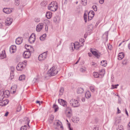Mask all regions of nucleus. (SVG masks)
Segmentation results:
<instances>
[{"mask_svg": "<svg viewBox=\"0 0 130 130\" xmlns=\"http://www.w3.org/2000/svg\"><path fill=\"white\" fill-rule=\"evenodd\" d=\"M100 75V74H98V73L97 72L94 73V76L95 78H98L99 77V75Z\"/></svg>", "mask_w": 130, "mask_h": 130, "instance_id": "obj_39", "label": "nucleus"}, {"mask_svg": "<svg viewBox=\"0 0 130 130\" xmlns=\"http://www.w3.org/2000/svg\"><path fill=\"white\" fill-rule=\"evenodd\" d=\"M90 89L92 91V92H93L95 90L93 86H90Z\"/></svg>", "mask_w": 130, "mask_h": 130, "instance_id": "obj_45", "label": "nucleus"}, {"mask_svg": "<svg viewBox=\"0 0 130 130\" xmlns=\"http://www.w3.org/2000/svg\"><path fill=\"white\" fill-rule=\"evenodd\" d=\"M75 46H78V45H79V43L78 42H75L74 43Z\"/></svg>", "mask_w": 130, "mask_h": 130, "instance_id": "obj_54", "label": "nucleus"}, {"mask_svg": "<svg viewBox=\"0 0 130 130\" xmlns=\"http://www.w3.org/2000/svg\"><path fill=\"white\" fill-rule=\"evenodd\" d=\"M40 18H35L34 19V21L37 22H39L40 21Z\"/></svg>", "mask_w": 130, "mask_h": 130, "instance_id": "obj_43", "label": "nucleus"}, {"mask_svg": "<svg viewBox=\"0 0 130 130\" xmlns=\"http://www.w3.org/2000/svg\"><path fill=\"white\" fill-rule=\"evenodd\" d=\"M92 65L94 66V67H96V66H97V64L96 63H95L94 62H92Z\"/></svg>", "mask_w": 130, "mask_h": 130, "instance_id": "obj_58", "label": "nucleus"}, {"mask_svg": "<svg viewBox=\"0 0 130 130\" xmlns=\"http://www.w3.org/2000/svg\"><path fill=\"white\" fill-rule=\"evenodd\" d=\"M105 74V70L104 69L101 70L100 71V75L103 76Z\"/></svg>", "mask_w": 130, "mask_h": 130, "instance_id": "obj_38", "label": "nucleus"}, {"mask_svg": "<svg viewBox=\"0 0 130 130\" xmlns=\"http://www.w3.org/2000/svg\"><path fill=\"white\" fill-rule=\"evenodd\" d=\"M84 18H87V15L85 13L84 14Z\"/></svg>", "mask_w": 130, "mask_h": 130, "instance_id": "obj_63", "label": "nucleus"}, {"mask_svg": "<svg viewBox=\"0 0 130 130\" xmlns=\"http://www.w3.org/2000/svg\"><path fill=\"white\" fill-rule=\"evenodd\" d=\"M12 22V19L10 17L7 18L6 20L5 24L6 25H10Z\"/></svg>", "mask_w": 130, "mask_h": 130, "instance_id": "obj_14", "label": "nucleus"}, {"mask_svg": "<svg viewBox=\"0 0 130 130\" xmlns=\"http://www.w3.org/2000/svg\"><path fill=\"white\" fill-rule=\"evenodd\" d=\"M35 35L34 34L32 33L29 39V41L30 43H34L35 39Z\"/></svg>", "mask_w": 130, "mask_h": 130, "instance_id": "obj_9", "label": "nucleus"}, {"mask_svg": "<svg viewBox=\"0 0 130 130\" xmlns=\"http://www.w3.org/2000/svg\"><path fill=\"white\" fill-rule=\"evenodd\" d=\"M43 24L42 23L39 24L37 26L36 28V30L37 31H40L43 28Z\"/></svg>", "mask_w": 130, "mask_h": 130, "instance_id": "obj_12", "label": "nucleus"}, {"mask_svg": "<svg viewBox=\"0 0 130 130\" xmlns=\"http://www.w3.org/2000/svg\"><path fill=\"white\" fill-rule=\"evenodd\" d=\"M75 46V49L76 50H78L80 48V45H78V46Z\"/></svg>", "mask_w": 130, "mask_h": 130, "instance_id": "obj_55", "label": "nucleus"}, {"mask_svg": "<svg viewBox=\"0 0 130 130\" xmlns=\"http://www.w3.org/2000/svg\"><path fill=\"white\" fill-rule=\"evenodd\" d=\"M52 15V13L51 12H47L46 13V16L47 18L48 19L50 18Z\"/></svg>", "mask_w": 130, "mask_h": 130, "instance_id": "obj_24", "label": "nucleus"}, {"mask_svg": "<svg viewBox=\"0 0 130 130\" xmlns=\"http://www.w3.org/2000/svg\"><path fill=\"white\" fill-rule=\"evenodd\" d=\"M62 124V123L60 121H59L57 122V125L58 127L60 126Z\"/></svg>", "mask_w": 130, "mask_h": 130, "instance_id": "obj_47", "label": "nucleus"}, {"mask_svg": "<svg viewBox=\"0 0 130 130\" xmlns=\"http://www.w3.org/2000/svg\"><path fill=\"white\" fill-rule=\"evenodd\" d=\"M30 51H25L23 54V57L25 58H29L30 56L31 53Z\"/></svg>", "mask_w": 130, "mask_h": 130, "instance_id": "obj_11", "label": "nucleus"}, {"mask_svg": "<svg viewBox=\"0 0 130 130\" xmlns=\"http://www.w3.org/2000/svg\"><path fill=\"white\" fill-rule=\"evenodd\" d=\"M66 110V111H69V110H72L71 108L69 107H67Z\"/></svg>", "mask_w": 130, "mask_h": 130, "instance_id": "obj_49", "label": "nucleus"}, {"mask_svg": "<svg viewBox=\"0 0 130 130\" xmlns=\"http://www.w3.org/2000/svg\"><path fill=\"white\" fill-rule=\"evenodd\" d=\"M124 55L123 53H120L118 54V59L119 60H121L124 57Z\"/></svg>", "mask_w": 130, "mask_h": 130, "instance_id": "obj_21", "label": "nucleus"}, {"mask_svg": "<svg viewBox=\"0 0 130 130\" xmlns=\"http://www.w3.org/2000/svg\"><path fill=\"white\" fill-rule=\"evenodd\" d=\"M71 105L74 107H77L79 106V104L78 101L75 99H72L70 102Z\"/></svg>", "mask_w": 130, "mask_h": 130, "instance_id": "obj_3", "label": "nucleus"}, {"mask_svg": "<svg viewBox=\"0 0 130 130\" xmlns=\"http://www.w3.org/2000/svg\"><path fill=\"white\" fill-rule=\"evenodd\" d=\"M16 46L15 45H12L10 47L9 50L11 53H13L16 50Z\"/></svg>", "mask_w": 130, "mask_h": 130, "instance_id": "obj_16", "label": "nucleus"}, {"mask_svg": "<svg viewBox=\"0 0 130 130\" xmlns=\"http://www.w3.org/2000/svg\"><path fill=\"white\" fill-rule=\"evenodd\" d=\"M88 56L89 57H91L92 56V54L91 53H88Z\"/></svg>", "mask_w": 130, "mask_h": 130, "instance_id": "obj_62", "label": "nucleus"}, {"mask_svg": "<svg viewBox=\"0 0 130 130\" xmlns=\"http://www.w3.org/2000/svg\"><path fill=\"white\" fill-rule=\"evenodd\" d=\"M104 0H99V3L101 4H102L104 3Z\"/></svg>", "mask_w": 130, "mask_h": 130, "instance_id": "obj_56", "label": "nucleus"}, {"mask_svg": "<svg viewBox=\"0 0 130 130\" xmlns=\"http://www.w3.org/2000/svg\"><path fill=\"white\" fill-rule=\"evenodd\" d=\"M11 72L10 75H11L12 73H13L14 71V68L13 67H11Z\"/></svg>", "mask_w": 130, "mask_h": 130, "instance_id": "obj_52", "label": "nucleus"}, {"mask_svg": "<svg viewBox=\"0 0 130 130\" xmlns=\"http://www.w3.org/2000/svg\"><path fill=\"white\" fill-rule=\"evenodd\" d=\"M80 71L82 72H84L85 71V68H81L80 69Z\"/></svg>", "mask_w": 130, "mask_h": 130, "instance_id": "obj_46", "label": "nucleus"}, {"mask_svg": "<svg viewBox=\"0 0 130 130\" xmlns=\"http://www.w3.org/2000/svg\"><path fill=\"white\" fill-rule=\"evenodd\" d=\"M64 90V89L63 87H61L60 88L59 90V93L58 95L59 97H60L63 94Z\"/></svg>", "mask_w": 130, "mask_h": 130, "instance_id": "obj_23", "label": "nucleus"}, {"mask_svg": "<svg viewBox=\"0 0 130 130\" xmlns=\"http://www.w3.org/2000/svg\"><path fill=\"white\" fill-rule=\"evenodd\" d=\"M6 55L5 51L1 52L0 55V59H2L6 57Z\"/></svg>", "mask_w": 130, "mask_h": 130, "instance_id": "obj_20", "label": "nucleus"}, {"mask_svg": "<svg viewBox=\"0 0 130 130\" xmlns=\"http://www.w3.org/2000/svg\"><path fill=\"white\" fill-rule=\"evenodd\" d=\"M123 127L122 125H120V126H119V127L118 129H117V130H123Z\"/></svg>", "mask_w": 130, "mask_h": 130, "instance_id": "obj_44", "label": "nucleus"}, {"mask_svg": "<svg viewBox=\"0 0 130 130\" xmlns=\"http://www.w3.org/2000/svg\"><path fill=\"white\" fill-rule=\"evenodd\" d=\"M67 113V116L68 117H70L72 116V110H69V111H67L66 112Z\"/></svg>", "mask_w": 130, "mask_h": 130, "instance_id": "obj_29", "label": "nucleus"}, {"mask_svg": "<svg viewBox=\"0 0 130 130\" xmlns=\"http://www.w3.org/2000/svg\"><path fill=\"white\" fill-rule=\"evenodd\" d=\"M91 96V94L90 92L88 91L86 92L85 93V96L86 98H90Z\"/></svg>", "mask_w": 130, "mask_h": 130, "instance_id": "obj_30", "label": "nucleus"}, {"mask_svg": "<svg viewBox=\"0 0 130 130\" xmlns=\"http://www.w3.org/2000/svg\"><path fill=\"white\" fill-rule=\"evenodd\" d=\"M55 2H52L49 5L48 7V9L52 11H56L58 8V4Z\"/></svg>", "mask_w": 130, "mask_h": 130, "instance_id": "obj_2", "label": "nucleus"}, {"mask_svg": "<svg viewBox=\"0 0 130 130\" xmlns=\"http://www.w3.org/2000/svg\"><path fill=\"white\" fill-rule=\"evenodd\" d=\"M99 128L98 127L96 126L94 128H93V130H99Z\"/></svg>", "mask_w": 130, "mask_h": 130, "instance_id": "obj_60", "label": "nucleus"}, {"mask_svg": "<svg viewBox=\"0 0 130 130\" xmlns=\"http://www.w3.org/2000/svg\"><path fill=\"white\" fill-rule=\"evenodd\" d=\"M68 128L69 129V130H73V129L71 128L70 127V123H68Z\"/></svg>", "mask_w": 130, "mask_h": 130, "instance_id": "obj_50", "label": "nucleus"}, {"mask_svg": "<svg viewBox=\"0 0 130 130\" xmlns=\"http://www.w3.org/2000/svg\"><path fill=\"white\" fill-rule=\"evenodd\" d=\"M10 92L9 91L6 90L4 92H0V97L3 98H8L9 96Z\"/></svg>", "mask_w": 130, "mask_h": 130, "instance_id": "obj_4", "label": "nucleus"}, {"mask_svg": "<svg viewBox=\"0 0 130 130\" xmlns=\"http://www.w3.org/2000/svg\"><path fill=\"white\" fill-rule=\"evenodd\" d=\"M57 67L56 66H53L47 72V74H49V76H52L56 75L58 72L57 69Z\"/></svg>", "mask_w": 130, "mask_h": 130, "instance_id": "obj_1", "label": "nucleus"}, {"mask_svg": "<svg viewBox=\"0 0 130 130\" xmlns=\"http://www.w3.org/2000/svg\"><path fill=\"white\" fill-rule=\"evenodd\" d=\"M8 113H9V112H8L7 111L5 113V115H4V116H8Z\"/></svg>", "mask_w": 130, "mask_h": 130, "instance_id": "obj_61", "label": "nucleus"}, {"mask_svg": "<svg viewBox=\"0 0 130 130\" xmlns=\"http://www.w3.org/2000/svg\"><path fill=\"white\" fill-rule=\"evenodd\" d=\"M93 25L91 24L88 27V30L89 31V32H91L92 30L93 27Z\"/></svg>", "mask_w": 130, "mask_h": 130, "instance_id": "obj_28", "label": "nucleus"}, {"mask_svg": "<svg viewBox=\"0 0 130 130\" xmlns=\"http://www.w3.org/2000/svg\"><path fill=\"white\" fill-rule=\"evenodd\" d=\"M46 36V34H44L42 36H41L40 38V40L41 41L44 40L45 39V37Z\"/></svg>", "mask_w": 130, "mask_h": 130, "instance_id": "obj_35", "label": "nucleus"}, {"mask_svg": "<svg viewBox=\"0 0 130 130\" xmlns=\"http://www.w3.org/2000/svg\"><path fill=\"white\" fill-rule=\"evenodd\" d=\"M23 41L22 38L18 37L16 39V43L17 44H20Z\"/></svg>", "mask_w": 130, "mask_h": 130, "instance_id": "obj_19", "label": "nucleus"}, {"mask_svg": "<svg viewBox=\"0 0 130 130\" xmlns=\"http://www.w3.org/2000/svg\"><path fill=\"white\" fill-rule=\"evenodd\" d=\"M38 78H34L33 80V82L34 83H36L38 80Z\"/></svg>", "mask_w": 130, "mask_h": 130, "instance_id": "obj_48", "label": "nucleus"}, {"mask_svg": "<svg viewBox=\"0 0 130 130\" xmlns=\"http://www.w3.org/2000/svg\"><path fill=\"white\" fill-rule=\"evenodd\" d=\"M75 45L74 43H71L70 46V49L71 51H73L75 49Z\"/></svg>", "mask_w": 130, "mask_h": 130, "instance_id": "obj_22", "label": "nucleus"}, {"mask_svg": "<svg viewBox=\"0 0 130 130\" xmlns=\"http://www.w3.org/2000/svg\"><path fill=\"white\" fill-rule=\"evenodd\" d=\"M24 121L26 123H27L28 125L29 126V123L30 120L29 119V118L28 117H26L24 119Z\"/></svg>", "mask_w": 130, "mask_h": 130, "instance_id": "obj_31", "label": "nucleus"}, {"mask_svg": "<svg viewBox=\"0 0 130 130\" xmlns=\"http://www.w3.org/2000/svg\"><path fill=\"white\" fill-rule=\"evenodd\" d=\"M111 89H113L115 88H117V87L115 86V85H112L111 86Z\"/></svg>", "mask_w": 130, "mask_h": 130, "instance_id": "obj_57", "label": "nucleus"}, {"mask_svg": "<svg viewBox=\"0 0 130 130\" xmlns=\"http://www.w3.org/2000/svg\"><path fill=\"white\" fill-rule=\"evenodd\" d=\"M127 62V60H125L123 61L122 64L123 65H125L126 64Z\"/></svg>", "mask_w": 130, "mask_h": 130, "instance_id": "obj_53", "label": "nucleus"}, {"mask_svg": "<svg viewBox=\"0 0 130 130\" xmlns=\"http://www.w3.org/2000/svg\"><path fill=\"white\" fill-rule=\"evenodd\" d=\"M84 91L83 88H80L77 89V92L78 94H81Z\"/></svg>", "mask_w": 130, "mask_h": 130, "instance_id": "obj_26", "label": "nucleus"}, {"mask_svg": "<svg viewBox=\"0 0 130 130\" xmlns=\"http://www.w3.org/2000/svg\"><path fill=\"white\" fill-rule=\"evenodd\" d=\"M101 65L105 67L107 64V61L106 60H103L101 61Z\"/></svg>", "mask_w": 130, "mask_h": 130, "instance_id": "obj_32", "label": "nucleus"}, {"mask_svg": "<svg viewBox=\"0 0 130 130\" xmlns=\"http://www.w3.org/2000/svg\"><path fill=\"white\" fill-rule=\"evenodd\" d=\"M9 102V101L8 100H5L0 102V105L2 106H5Z\"/></svg>", "mask_w": 130, "mask_h": 130, "instance_id": "obj_17", "label": "nucleus"}, {"mask_svg": "<svg viewBox=\"0 0 130 130\" xmlns=\"http://www.w3.org/2000/svg\"><path fill=\"white\" fill-rule=\"evenodd\" d=\"M25 64H24L23 62H20L18 64L16 67V69L18 71H22L25 67Z\"/></svg>", "mask_w": 130, "mask_h": 130, "instance_id": "obj_6", "label": "nucleus"}, {"mask_svg": "<svg viewBox=\"0 0 130 130\" xmlns=\"http://www.w3.org/2000/svg\"><path fill=\"white\" fill-rule=\"evenodd\" d=\"M25 78V76L24 75H21L19 78V80L20 81L24 80Z\"/></svg>", "mask_w": 130, "mask_h": 130, "instance_id": "obj_34", "label": "nucleus"}, {"mask_svg": "<svg viewBox=\"0 0 130 130\" xmlns=\"http://www.w3.org/2000/svg\"><path fill=\"white\" fill-rule=\"evenodd\" d=\"M60 128L61 129V130H63V126L61 125L60 126Z\"/></svg>", "mask_w": 130, "mask_h": 130, "instance_id": "obj_64", "label": "nucleus"}, {"mask_svg": "<svg viewBox=\"0 0 130 130\" xmlns=\"http://www.w3.org/2000/svg\"><path fill=\"white\" fill-rule=\"evenodd\" d=\"M14 88H16V85H14L13 86H12L11 87V92H12L13 94L16 91L15 90H13L12 91V90H13L14 89Z\"/></svg>", "mask_w": 130, "mask_h": 130, "instance_id": "obj_37", "label": "nucleus"}, {"mask_svg": "<svg viewBox=\"0 0 130 130\" xmlns=\"http://www.w3.org/2000/svg\"><path fill=\"white\" fill-rule=\"evenodd\" d=\"M94 15V13L93 11H90L88 14V20H91L93 17Z\"/></svg>", "mask_w": 130, "mask_h": 130, "instance_id": "obj_10", "label": "nucleus"}, {"mask_svg": "<svg viewBox=\"0 0 130 130\" xmlns=\"http://www.w3.org/2000/svg\"><path fill=\"white\" fill-rule=\"evenodd\" d=\"M15 4L17 6H18L20 4V1L19 0H15Z\"/></svg>", "mask_w": 130, "mask_h": 130, "instance_id": "obj_41", "label": "nucleus"}, {"mask_svg": "<svg viewBox=\"0 0 130 130\" xmlns=\"http://www.w3.org/2000/svg\"><path fill=\"white\" fill-rule=\"evenodd\" d=\"M90 50L92 53L98 58H99L102 55L101 53L94 51L92 48H90Z\"/></svg>", "mask_w": 130, "mask_h": 130, "instance_id": "obj_7", "label": "nucleus"}, {"mask_svg": "<svg viewBox=\"0 0 130 130\" xmlns=\"http://www.w3.org/2000/svg\"><path fill=\"white\" fill-rule=\"evenodd\" d=\"M58 102L60 104L64 107H67V102L66 101L61 99L58 100Z\"/></svg>", "mask_w": 130, "mask_h": 130, "instance_id": "obj_8", "label": "nucleus"}, {"mask_svg": "<svg viewBox=\"0 0 130 130\" xmlns=\"http://www.w3.org/2000/svg\"><path fill=\"white\" fill-rule=\"evenodd\" d=\"M108 46L109 49L111 50L112 48L111 45H110V44H109L108 45Z\"/></svg>", "mask_w": 130, "mask_h": 130, "instance_id": "obj_51", "label": "nucleus"}, {"mask_svg": "<svg viewBox=\"0 0 130 130\" xmlns=\"http://www.w3.org/2000/svg\"><path fill=\"white\" fill-rule=\"evenodd\" d=\"M81 3L84 6H85L87 4V0H82L81 1Z\"/></svg>", "mask_w": 130, "mask_h": 130, "instance_id": "obj_36", "label": "nucleus"}, {"mask_svg": "<svg viewBox=\"0 0 130 130\" xmlns=\"http://www.w3.org/2000/svg\"><path fill=\"white\" fill-rule=\"evenodd\" d=\"M43 24L42 23L39 24L37 26L36 28V30L37 31H40L43 28Z\"/></svg>", "mask_w": 130, "mask_h": 130, "instance_id": "obj_13", "label": "nucleus"}, {"mask_svg": "<svg viewBox=\"0 0 130 130\" xmlns=\"http://www.w3.org/2000/svg\"><path fill=\"white\" fill-rule=\"evenodd\" d=\"M53 20L55 23H57L59 22L60 20V18L59 17L56 15L54 17Z\"/></svg>", "mask_w": 130, "mask_h": 130, "instance_id": "obj_15", "label": "nucleus"}, {"mask_svg": "<svg viewBox=\"0 0 130 130\" xmlns=\"http://www.w3.org/2000/svg\"><path fill=\"white\" fill-rule=\"evenodd\" d=\"M54 119V116L53 115H51L49 118V122L51 123H52Z\"/></svg>", "mask_w": 130, "mask_h": 130, "instance_id": "obj_33", "label": "nucleus"}, {"mask_svg": "<svg viewBox=\"0 0 130 130\" xmlns=\"http://www.w3.org/2000/svg\"><path fill=\"white\" fill-rule=\"evenodd\" d=\"M25 47L28 50V51H30V50L29 48H30V50H32L33 49V47H32L28 45L27 44L25 45Z\"/></svg>", "mask_w": 130, "mask_h": 130, "instance_id": "obj_27", "label": "nucleus"}, {"mask_svg": "<svg viewBox=\"0 0 130 130\" xmlns=\"http://www.w3.org/2000/svg\"><path fill=\"white\" fill-rule=\"evenodd\" d=\"M92 8L95 11H96L97 10V6L95 5H93L92 7Z\"/></svg>", "mask_w": 130, "mask_h": 130, "instance_id": "obj_42", "label": "nucleus"}, {"mask_svg": "<svg viewBox=\"0 0 130 130\" xmlns=\"http://www.w3.org/2000/svg\"><path fill=\"white\" fill-rule=\"evenodd\" d=\"M71 1H72V0H65L64 3L67 4L68 1H69V2H71Z\"/></svg>", "mask_w": 130, "mask_h": 130, "instance_id": "obj_59", "label": "nucleus"}, {"mask_svg": "<svg viewBox=\"0 0 130 130\" xmlns=\"http://www.w3.org/2000/svg\"><path fill=\"white\" fill-rule=\"evenodd\" d=\"M47 52V51L39 55L38 57V59L39 61H42L46 58Z\"/></svg>", "mask_w": 130, "mask_h": 130, "instance_id": "obj_5", "label": "nucleus"}, {"mask_svg": "<svg viewBox=\"0 0 130 130\" xmlns=\"http://www.w3.org/2000/svg\"><path fill=\"white\" fill-rule=\"evenodd\" d=\"M3 12L6 14H9L11 12V9L8 8H4L3 9Z\"/></svg>", "mask_w": 130, "mask_h": 130, "instance_id": "obj_18", "label": "nucleus"}, {"mask_svg": "<svg viewBox=\"0 0 130 130\" xmlns=\"http://www.w3.org/2000/svg\"><path fill=\"white\" fill-rule=\"evenodd\" d=\"M52 108L55 110V112H56L58 110L59 107L56 104H54Z\"/></svg>", "mask_w": 130, "mask_h": 130, "instance_id": "obj_25", "label": "nucleus"}, {"mask_svg": "<svg viewBox=\"0 0 130 130\" xmlns=\"http://www.w3.org/2000/svg\"><path fill=\"white\" fill-rule=\"evenodd\" d=\"M21 109V106L20 105H19L18 106L17 108V112H19L20 111Z\"/></svg>", "mask_w": 130, "mask_h": 130, "instance_id": "obj_40", "label": "nucleus"}]
</instances>
